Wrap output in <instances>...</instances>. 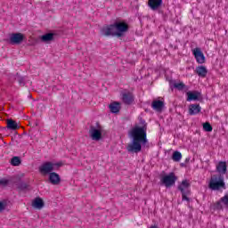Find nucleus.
I'll use <instances>...</instances> for the list:
<instances>
[{"label": "nucleus", "mask_w": 228, "mask_h": 228, "mask_svg": "<svg viewBox=\"0 0 228 228\" xmlns=\"http://www.w3.org/2000/svg\"><path fill=\"white\" fill-rule=\"evenodd\" d=\"M200 111H202V107H200V104L193 103L189 105V110H188L189 115L191 116L199 115Z\"/></svg>", "instance_id": "obj_12"}, {"label": "nucleus", "mask_w": 228, "mask_h": 228, "mask_svg": "<svg viewBox=\"0 0 228 228\" xmlns=\"http://www.w3.org/2000/svg\"><path fill=\"white\" fill-rule=\"evenodd\" d=\"M221 202H223V204H224V206H228V196L224 195V197H222Z\"/></svg>", "instance_id": "obj_29"}, {"label": "nucleus", "mask_w": 228, "mask_h": 228, "mask_svg": "<svg viewBox=\"0 0 228 228\" xmlns=\"http://www.w3.org/2000/svg\"><path fill=\"white\" fill-rule=\"evenodd\" d=\"M195 72L200 77H206L208 76V69L206 66H198Z\"/></svg>", "instance_id": "obj_16"}, {"label": "nucleus", "mask_w": 228, "mask_h": 228, "mask_svg": "<svg viewBox=\"0 0 228 228\" xmlns=\"http://www.w3.org/2000/svg\"><path fill=\"white\" fill-rule=\"evenodd\" d=\"M162 4H163V0H149L148 1V6L153 12H156L158 11L159 8H161Z\"/></svg>", "instance_id": "obj_13"}, {"label": "nucleus", "mask_w": 228, "mask_h": 228, "mask_svg": "<svg viewBox=\"0 0 228 228\" xmlns=\"http://www.w3.org/2000/svg\"><path fill=\"white\" fill-rule=\"evenodd\" d=\"M225 183L224 182V179H219L216 176H214L210 179V182L208 183V188L210 190H213L214 191H216L220 190V188H224Z\"/></svg>", "instance_id": "obj_6"}, {"label": "nucleus", "mask_w": 228, "mask_h": 228, "mask_svg": "<svg viewBox=\"0 0 228 228\" xmlns=\"http://www.w3.org/2000/svg\"><path fill=\"white\" fill-rule=\"evenodd\" d=\"M128 138L132 139L131 143L126 146L129 152L138 154L142 151L143 143V126H135L128 132Z\"/></svg>", "instance_id": "obj_1"}, {"label": "nucleus", "mask_w": 228, "mask_h": 228, "mask_svg": "<svg viewBox=\"0 0 228 228\" xmlns=\"http://www.w3.org/2000/svg\"><path fill=\"white\" fill-rule=\"evenodd\" d=\"M192 54L197 63H200V65L206 63V56L204 55V53H202V50L200 47L194 48L192 50Z\"/></svg>", "instance_id": "obj_8"}, {"label": "nucleus", "mask_w": 228, "mask_h": 228, "mask_svg": "<svg viewBox=\"0 0 228 228\" xmlns=\"http://www.w3.org/2000/svg\"><path fill=\"white\" fill-rule=\"evenodd\" d=\"M122 100L125 104H132L133 103V95L129 93L123 94Z\"/></svg>", "instance_id": "obj_20"}, {"label": "nucleus", "mask_w": 228, "mask_h": 228, "mask_svg": "<svg viewBox=\"0 0 228 228\" xmlns=\"http://www.w3.org/2000/svg\"><path fill=\"white\" fill-rule=\"evenodd\" d=\"M56 167H61V164H54L53 162H45L39 167V172L43 175H47V174H52L53 170H56Z\"/></svg>", "instance_id": "obj_5"}, {"label": "nucleus", "mask_w": 228, "mask_h": 228, "mask_svg": "<svg viewBox=\"0 0 228 228\" xmlns=\"http://www.w3.org/2000/svg\"><path fill=\"white\" fill-rule=\"evenodd\" d=\"M16 80L18 81L19 85H20V86H24V85H26V77H20L18 75Z\"/></svg>", "instance_id": "obj_27"}, {"label": "nucleus", "mask_w": 228, "mask_h": 228, "mask_svg": "<svg viewBox=\"0 0 228 228\" xmlns=\"http://www.w3.org/2000/svg\"><path fill=\"white\" fill-rule=\"evenodd\" d=\"M8 183H9L8 180H6V179L0 180L1 186H7Z\"/></svg>", "instance_id": "obj_30"}, {"label": "nucleus", "mask_w": 228, "mask_h": 228, "mask_svg": "<svg viewBox=\"0 0 228 228\" xmlns=\"http://www.w3.org/2000/svg\"><path fill=\"white\" fill-rule=\"evenodd\" d=\"M203 129L204 131H207V133H211V131H213V126L209 122H206L203 124Z\"/></svg>", "instance_id": "obj_26"}, {"label": "nucleus", "mask_w": 228, "mask_h": 228, "mask_svg": "<svg viewBox=\"0 0 228 228\" xmlns=\"http://www.w3.org/2000/svg\"><path fill=\"white\" fill-rule=\"evenodd\" d=\"M175 181H177V177L175 176V174L169 173L168 175H164L160 176V183L166 188H170L175 184Z\"/></svg>", "instance_id": "obj_4"}, {"label": "nucleus", "mask_w": 228, "mask_h": 228, "mask_svg": "<svg viewBox=\"0 0 228 228\" xmlns=\"http://www.w3.org/2000/svg\"><path fill=\"white\" fill-rule=\"evenodd\" d=\"M49 181L53 185H58L60 183H61V178L60 177V175L57 173H50L49 175Z\"/></svg>", "instance_id": "obj_15"}, {"label": "nucleus", "mask_w": 228, "mask_h": 228, "mask_svg": "<svg viewBox=\"0 0 228 228\" xmlns=\"http://www.w3.org/2000/svg\"><path fill=\"white\" fill-rule=\"evenodd\" d=\"M53 40H54L53 33H47L41 37V41L45 42V44H49V42H53Z\"/></svg>", "instance_id": "obj_18"}, {"label": "nucleus", "mask_w": 228, "mask_h": 228, "mask_svg": "<svg viewBox=\"0 0 228 228\" xmlns=\"http://www.w3.org/2000/svg\"><path fill=\"white\" fill-rule=\"evenodd\" d=\"M142 77H142V76L140 77H137L136 78H134V81H142Z\"/></svg>", "instance_id": "obj_32"}, {"label": "nucleus", "mask_w": 228, "mask_h": 228, "mask_svg": "<svg viewBox=\"0 0 228 228\" xmlns=\"http://www.w3.org/2000/svg\"><path fill=\"white\" fill-rule=\"evenodd\" d=\"M32 206L36 209H42V208H44L45 204L44 203V200H42L41 198H36L32 202Z\"/></svg>", "instance_id": "obj_17"}, {"label": "nucleus", "mask_w": 228, "mask_h": 228, "mask_svg": "<svg viewBox=\"0 0 228 228\" xmlns=\"http://www.w3.org/2000/svg\"><path fill=\"white\" fill-rule=\"evenodd\" d=\"M11 165H12V167H19V165H20V158L13 157L11 159Z\"/></svg>", "instance_id": "obj_25"}, {"label": "nucleus", "mask_w": 228, "mask_h": 228, "mask_svg": "<svg viewBox=\"0 0 228 228\" xmlns=\"http://www.w3.org/2000/svg\"><path fill=\"white\" fill-rule=\"evenodd\" d=\"M128 30L129 25H127V23L116 21L113 24L103 27L101 29V35H102V37H118V38H120V37H124V33Z\"/></svg>", "instance_id": "obj_2"}, {"label": "nucleus", "mask_w": 228, "mask_h": 228, "mask_svg": "<svg viewBox=\"0 0 228 228\" xmlns=\"http://www.w3.org/2000/svg\"><path fill=\"white\" fill-rule=\"evenodd\" d=\"M216 170L218 174H220V175H225V174H227V162L219 161L216 166Z\"/></svg>", "instance_id": "obj_11"}, {"label": "nucleus", "mask_w": 228, "mask_h": 228, "mask_svg": "<svg viewBox=\"0 0 228 228\" xmlns=\"http://www.w3.org/2000/svg\"><path fill=\"white\" fill-rule=\"evenodd\" d=\"M174 88H176V90H179V92L184 90L186 88V85H184L183 82L175 83Z\"/></svg>", "instance_id": "obj_24"}, {"label": "nucleus", "mask_w": 228, "mask_h": 228, "mask_svg": "<svg viewBox=\"0 0 228 228\" xmlns=\"http://www.w3.org/2000/svg\"><path fill=\"white\" fill-rule=\"evenodd\" d=\"M173 161L179 162L181 159H183V154L179 151H175L172 156Z\"/></svg>", "instance_id": "obj_23"}, {"label": "nucleus", "mask_w": 228, "mask_h": 228, "mask_svg": "<svg viewBox=\"0 0 228 228\" xmlns=\"http://www.w3.org/2000/svg\"><path fill=\"white\" fill-rule=\"evenodd\" d=\"M7 129H11L12 131H17V129H19V125L12 119H7Z\"/></svg>", "instance_id": "obj_19"}, {"label": "nucleus", "mask_w": 228, "mask_h": 228, "mask_svg": "<svg viewBox=\"0 0 228 228\" xmlns=\"http://www.w3.org/2000/svg\"><path fill=\"white\" fill-rule=\"evenodd\" d=\"M26 37L22 33H12L10 36V44L12 45H19L24 42Z\"/></svg>", "instance_id": "obj_7"}, {"label": "nucleus", "mask_w": 228, "mask_h": 228, "mask_svg": "<svg viewBox=\"0 0 228 228\" xmlns=\"http://www.w3.org/2000/svg\"><path fill=\"white\" fill-rule=\"evenodd\" d=\"M190 182L188 180H183L181 184L178 185V190L182 193V200H186L189 202L190 200Z\"/></svg>", "instance_id": "obj_3"}, {"label": "nucleus", "mask_w": 228, "mask_h": 228, "mask_svg": "<svg viewBox=\"0 0 228 228\" xmlns=\"http://www.w3.org/2000/svg\"><path fill=\"white\" fill-rule=\"evenodd\" d=\"M6 206H4V203L0 201V213H3L4 211Z\"/></svg>", "instance_id": "obj_31"}, {"label": "nucleus", "mask_w": 228, "mask_h": 228, "mask_svg": "<svg viewBox=\"0 0 228 228\" xmlns=\"http://www.w3.org/2000/svg\"><path fill=\"white\" fill-rule=\"evenodd\" d=\"M151 108L155 111H159V113H161V111H163V108H165V102L161 100H154L151 102Z\"/></svg>", "instance_id": "obj_10"}, {"label": "nucleus", "mask_w": 228, "mask_h": 228, "mask_svg": "<svg viewBox=\"0 0 228 228\" xmlns=\"http://www.w3.org/2000/svg\"><path fill=\"white\" fill-rule=\"evenodd\" d=\"M16 186L18 188V190H20V191H24V190H28V183L22 182V181H19L18 183H16Z\"/></svg>", "instance_id": "obj_22"}, {"label": "nucleus", "mask_w": 228, "mask_h": 228, "mask_svg": "<svg viewBox=\"0 0 228 228\" xmlns=\"http://www.w3.org/2000/svg\"><path fill=\"white\" fill-rule=\"evenodd\" d=\"M146 125H143V147L147 146V131Z\"/></svg>", "instance_id": "obj_28"}, {"label": "nucleus", "mask_w": 228, "mask_h": 228, "mask_svg": "<svg viewBox=\"0 0 228 228\" xmlns=\"http://www.w3.org/2000/svg\"><path fill=\"white\" fill-rule=\"evenodd\" d=\"M186 96H187V99L186 101L188 102H191V101H199V97H200V94L199 93V91H188L186 93Z\"/></svg>", "instance_id": "obj_14"}, {"label": "nucleus", "mask_w": 228, "mask_h": 228, "mask_svg": "<svg viewBox=\"0 0 228 228\" xmlns=\"http://www.w3.org/2000/svg\"><path fill=\"white\" fill-rule=\"evenodd\" d=\"M89 134L92 140H94L95 142H99L101 138H102V132L101 130L95 128V126H91L89 130Z\"/></svg>", "instance_id": "obj_9"}, {"label": "nucleus", "mask_w": 228, "mask_h": 228, "mask_svg": "<svg viewBox=\"0 0 228 228\" xmlns=\"http://www.w3.org/2000/svg\"><path fill=\"white\" fill-rule=\"evenodd\" d=\"M111 113H118L120 111V103L113 102L109 105Z\"/></svg>", "instance_id": "obj_21"}]
</instances>
